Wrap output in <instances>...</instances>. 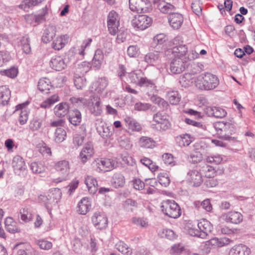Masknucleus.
I'll return each instance as SVG.
<instances>
[{"mask_svg":"<svg viewBox=\"0 0 255 255\" xmlns=\"http://www.w3.org/2000/svg\"><path fill=\"white\" fill-rule=\"evenodd\" d=\"M19 46L26 54H29L31 52L29 38L28 36H23L19 41Z\"/></svg>","mask_w":255,"mask_h":255,"instance_id":"51","label":"nucleus"},{"mask_svg":"<svg viewBox=\"0 0 255 255\" xmlns=\"http://www.w3.org/2000/svg\"><path fill=\"white\" fill-rule=\"evenodd\" d=\"M93 169L98 172H107L116 167L117 162L110 158H97L92 164Z\"/></svg>","mask_w":255,"mask_h":255,"instance_id":"6","label":"nucleus"},{"mask_svg":"<svg viewBox=\"0 0 255 255\" xmlns=\"http://www.w3.org/2000/svg\"><path fill=\"white\" fill-rule=\"evenodd\" d=\"M42 120L41 118L35 117L30 122L29 127L32 131H36L39 129L41 127Z\"/></svg>","mask_w":255,"mask_h":255,"instance_id":"56","label":"nucleus"},{"mask_svg":"<svg viewBox=\"0 0 255 255\" xmlns=\"http://www.w3.org/2000/svg\"><path fill=\"white\" fill-rule=\"evenodd\" d=\"M95 126L98 133L103 138L107 139L112 134L110 128L102 118H98L96 120Z\"/></svg>","mask_w":255,"mask_h":255,"instance_id":"16","label":"nucleus"},{"mask_svg":"<svg viewBox=\"0 0 255 255\" xmlns=\"http://www.w3.org/2000/svg\"><path fill=\"white\" fill-rule=\"evenodd\" d=\"M214 127L220 137L227 139L232 134L233 125L229 123L217 122L214 124Z\"/></svg>","mask_w":255,"mask_h":255,"instance_id":"12","label":"nucleus"},{"mask_svg":"<svg viewBox=\"0 0 255 255\" xmlns=\"http://www.w3.org/2000/svg\"><path fill=\"white\" fill-rule=\"evenodd\" d=\"M117 36L116 39V42L120 44L125 42L128 36L127 31L124 29L119 28L117 32Z\"/></svg>","mask_w":255,"mask_h":255,"instance_id":"61","label":"nucleus"},{"mask_svg":"<svg viewBox=\"0 0 255 255\" xmlns=\"http://www.w3.org/2000/svg\"><path fill=\"white\" fill-rule=\"evenodd\" d=\"M11 165L15 173L20 174L26 169V165L24 159L19 155L13 157Z\"/></svg>","mask_w":255,"mask_h":255,"instance_id":"18","label":"nucleus"},{"mask_svg":"<svg viewBox=\"0 0 255 255\" xmlns=\"http://www.w3.org/2000/svg\"><path fill=\"white\" fill-rule=\"evenodd\" d=\"M116 249L123 254L125 255H130L131 250L123 242L120 241L116 245Z\"/></svg>","mask_w":255,"mask_h":255,"instance_id":"52","label":"nucleus"},{"mask_svg":"<svg viewBox=\"0 0 255 255\" xmlns=\"http://www.w3.org/2000/svg\"><path fill=\"white\" fill-rule=\"evenodd\" d=\"M206 112L209 116L217 118H223L227 115V112L224 109L218 107H208L206 109Z\"/></svg>","mask_w":255,"mask_h":255,"instance_id":"27","label":"nucleus"},{"mask_svg":"<svg viewBox=\"0 0 255 255\" xmlns=\"http://www.w3.org/2000/svg\"><path fill=\"white\" fill-rule=\"evenodd\" d=\"M105 62L103 51L100 49L96 50L92 60V65L96 69H100Z\"/></svg>","mask_w":255,"mask_h":255,"instance_id":"28","label":"nucleus"},{"mask_svg":"<svg viewBox=\"0 0 255 255\" xmlns=\"http://www.w3.org/2000/svg\"><path fill=\"white\" fill-rule=\"evenodd\" d=\"M62 197V192L59 188H53L49 190L47 195H40L39 201L43 203L48 210L55 206L60 201Z\"/></svg>","mask_w":255,"mask_h":255,"instance_id":"3","label":"nucleus"},{"mask_svg":"<svg viewBox=\"0 0 255 255\" xmlns=\"http://www.w3.org/2000/svg\"><path fill=\"white\" fill-rule=\"evenodd\" d=\"M86 107H88L90 112L95 116H99L102 113L101 99L97 96L91 97L90 100L87 101Z\"/></svg>","mask_w":255,"mask_h":255,"instance_id":"10","label":"nucleus"},{"mask_svg":"<svg viewBox=\"0 0 255 255\" xmlns=\"http://www.w3.org/2000/svg\"><path fill=\"white\" fill-rule=\"evenodd\" d=\"M160 207L162 212L170 218L176 219L181 215L179 206L174 200H165L163 201Z\"/></svg>","mask_w":255,"mask_h":255,"instance_id":"4","label":"nucleus"},{"mask_svg":"<svg viewBox=\"0 0 255 255\" xmlns=\"http://www.w3.org/2000/svg\"><path fill=\"white\" fill-rule=\"evenodd\" d=\"M153 121L155 123L152 125L153 128H155L159 131H166L171 127L168 116L162 113H157L153 115Z\"/></svg>","mask_w":255,"mask_h":255,"instance_id":"7","label":"nucleus"},{"mask_svg":"<svg viewBox=\"0 0 255 255\" xmlns=\"http://www.w3.org/2000/svg\"><path fill=\"white\" fill-rule=\"evenodd\" d=\"M139 146L143 148H153L156 145V142L152 138L142 136L140 137L138 141Z\"/></svg>","mask_w":255,"mask_h":255,"instance_id":"31","label":"nucleus"},{"mask_svg":"<svg viewBox=\"0 0 255 255\" xmlns=\"http://www.w3.org/2000/svg\"><path fill=\"white\" fill-rule=\"evenodd\" d=\"M28 104V102H26L19 104L16 106L15 111L21 110L19 114L18 119L19 123L21 125H25L28 121L29 112L27 109L25 108Z\"/></svg>","mask_w":255,"mask_h":255,"instance_id":"24","label":"nucleus"},{"mask_svg":"<svg viewBox=\"0 0 255 255\" xmlns=\"http://www.w3.org/2000/svg\"><path fill=\"white\" fill-rule=\"evenodd\" d=\"M91 64L90 63L83 61L79 63L76 67L75 75H83L87 73L91 69Z\"/></svg>","mask_w":255,"mask_h":255,"instance_id":"45","label":"nucleus"},{"mask_svg":"<svg viewBox=\"0 0 255 255\" xmlns=\"http://www.w3.org/2000/svg\"><path fill=\"white\" fill-rule=\"evenodd\" d=\"M92 221L94 226L97 229H105L108 225V218L105 213L100 212H95L92 217Z\"/></svg>","mask_w":255,"mask_h":255,"instance_id":"14","label":"nucleus"},{"mask_svg":"<svg viewBox=\"0 0 255 255\" xmlns=\"http://www.w3.org/2000/svg\"><path fill=\"white\" fill-rule=\"evenodd\" d=\"M108 85V81L105 78H101L94 82L92 89L98 93H102Z\"/></svg>","mask_w":255,"mask_h":255,"instance_id":"35","label":"nucleus"},{"mask_svg":"<svg viewBox=\"0 0 255 255\" xmlns=\"http://www.w3.org/2000/svg\"><path fill=\"white\" fill-rule=\"evenodd\" d=\"M44 0H22L21 3L19 5V7L24 11H28V9L34 6H36L41 3Z\"/></svg>","mask_w":255,"mask_h":255,"instance_id":"44","label":"nucleus"},{"mask_svg":"<svg viewBox=\"0 0 255 255\" xmlns=\"http://www.w3.org/2000/svg\"><path fill=\"white\" fill-rule=\"evenodd\" d=\"M202 159V154L198 151H194L187 156V160L193 163L199 162Z\"/></svg>","mask_w":255,"mask_h":255,"instance_id":"55","label":"nucleus"},{"mask_svg":"<svg viewBox=\"0 0 255 255\" xmlns=\"http://www.w3.org/2000/svg\"><path fill=\"white\" fill-rule=\"evenodd\" d=\"M118 142L122 148L126 150H129L132 148V144L130 138L125 135L120 136L118 139Z\"/></svg>","mask_w":255,"mask_h":255,"instance_id":"50","label":"nucleus"},{"mask_svg":"<svg viewBox=\"0 0 255 255\" xmlns=\"http://www.w3.org/2000/svg\"><path fill=\"white\" fill-rule=\"evenodd\" d=\"M138 85L140 87H146L153 89L155 87L154 82L152 80L147 79L146 77H144V75Z\"/></svg>","mask_w":255,"mask_h":255,"instance_id":"63","label":"nucleus"},{"mask_svg":"<svg viewBox=\"0 0 255 255\" xmlns=\"http://www.w3.org/2000/svg\"><path fill=\"white\" fill-rule=\"evenodd\" d=\"M129 8L137 13L146 12L150 6L149 0H129Z\"/></svg>","mask_w":255,"mask_h":255,"instance_id":"11","label":"nucleus"},{"mask_svg":"<svg viewBox=\"0 0 255 255\" xmlns=\"http://www.w3.org/2000/svg\"><path fill=\"white\" fill-rule=\"evenodd\" d=\"M124 121L126 123V127L128 129L135 131H140L141 130L142 127L140 124L132 118L126 117Z\"/></svg>","mask_w":255,"mask_h":255,"instance_id":"33","label":"nucleus"},{"mask_svg":"<svg viewBox=\"0 0 255 255\" xmlns=\"http://www.w3.org/2000/svg\"><path fill=\"white\" fill-rule=\"evenodd\" d=\"M204 70V65L200 63H193L190 66L189 74L195 75Z\"/></svg>","mask_w":255,"mask_h":255,"instance_id":"58","label":"nucleus"},{"mask_svg":"<svg viewBox=\"0 0 255 255\" xmlns=\"http://www.w3.org/2000/svg\"><path fill=\"white\" fill-rule=\"evenodd\" d=\"M173 47L168 50V52L171 53L175 58H179L184 61L193 60L197 58L199 54L194 50H187V48L183 44L182 38L177 36L172 41Z\"/></svg>","mask_w":255,"mask_h":255,"instance_id":"1","label":"nucleus"},{"mask_svg":"<svg viewBox=\"0 0 255 255\" xmlns=\"http://www.w3.org/2000/svg\"><path fill=\"white\" fill-rule=\"evenodd\" d=\"M176 142L179 146L189 145L192 142V138L188 134L180 135L176 137Z\"/></svg>","mask_w":255,"mask_h":255,"instance_id":"47","label":"nucleus"},{"mask_svg":"<svg viewBox=\"0 0 255 255\" xmlns=\"http://www.w3.org/2000/svg\"><path fill=\"white\" fill-rule=\"evenodd\" d=\"M143 75L142 71L138 70L129 73L128 77L131 82L138 85Z\"/></svg>","mask_w":255,"mask_h":255,"instance_id":"49","label":"nucleus"},{"mask_svg":"<svg viewBox=\"0 0 255 255\" xmlns=\"http://www.w3.org/2000/svg\"><path fill=\"white\" fill-rule=\"evenodd\" d=\"M51 87L50 80L46 78H42L38 82V88L41 92L48 93Z\"/></svg>","mask_w":255,"mask_h":255,"instance_id":"43","label":"nucleus"},{"mask_svg":"<svg viewBox=\"0 0 255 255\" xmlns=\"http://www.w3.org/2000/svg\"><path fill=\"white\" fill-rule=\"evenodd\" d=\"M200 170L202 175L209 178L214 177L216 173L215 170L213 167L206 164L201 167Z\"/></svg>","mask_w":255,"mask_h":255,"instance_id":"48","label":"nucleus"},{"mask_svg":"<svg viewBox=\"0 0 255 255\" xmlns=\"http://www.w3.org/2000/svg\"><path fill=\"white\" fill-rule=\"evenodd\" d=\"M252 250L244 244H239L233 246L227 250L228 255H251Z\"/></svg>","mask_w":255,"mask_h":255,"instance_id":"15","label":"nucleus"},{"mask_svg":"<svg viewBox=\"0 0 255 255\" xmlns=\"http://www.w3.org/2000/svg\"><path fill=\"white\" fill-rule=\"evenodd\" d=\"M48 14V10L46 7L42 9L40 13L35 14V23L36 25L44 22L46 20V16Z\"/></svg>","mask_w":255,"mask_h":255,"instance_id":"54","label":"nucleus"},{"mask_svg":"<svg viewBox=\"0 0 255 255\" xmlns=\"http://www.w3.org/2000/svg\"><path fill=\"white\" fill-rule=\"evenodd\" d=\"M232 242V241L227 238H214L209 240L206 244V246H213L214 247H222L228 245Z\"/></svg>","mask_w":255,"mask_h":255,"instance_id":"25","label":"nucleus"},{"mask_svg":"<svg viewBox=\"0 0 255 255\" xmlns=\"http://www.w3.org/2000/svg\"><path fill=\"white\" fill-rule=\"evenodd\" d=\"M137 206V203L130 199H128L124 202L123 207L126 211H132L133 208Z\"/></svg>","mask_w":255,"mask_h":255,"instance_id":"62","label":"nucleus"},{"mask_svg":"<svg viewBox=\"0 0 255 255\" xmlns=\"http://www.w3.org/2000/svg\"><path fill=\"white\" fill-rule=\"evenodd\" d=\"M69 36L67 34L57 37L52 43V47L56 50L62 49L68 42Z\"/></svg>","mask_w":255,"mask_h":255,"instance_id":"29","label":"nucleus"},{"mask_svg":"<svg viewBox=\"0 0 255 255\" xmlns=\"http://www.w3.org/2000/svg\"><path fill=\"white\" fill-rule=\"evenodd\" d=\"M70 101L72 104L77 107L86 106L87 104L88 100L79 97H72L70 99Z\"/></svg>","mask_w":255,"mask_h":255,"instance_id":"60","label":"nucleus"},{"mask_svg":"<svg viewBox=\"0 0 255 255\" xmlns=\"http://www.w3.org/2000/svg\"><path fill=\"white\" fill-rule=\"evenodd\" d=\"M67 133L65 130L62 128H57L54 135V140L57 143H61L66 137Z\"/></svg>","mask_w":255,"mask_h":255,"instance_id":"46","label":"nucleus"},{"mask_svg":"<svg viewBox=\"0 0 255 255\" xmlns=\"http://www.w3.org/2000/svg\"><path fill=\"white\" fill-rule=\"evenodd\" d=\"M197 226L198 229L192 228L189 229L188 233L191 236L204 239L212 230L211 224L205 219L201 220Z\"/></svg>","mask_w":255,"mask_h":255,"instance_id":"5","label":"nucleus"},{"mask_svg":"<svg viewBox=\"0 0 255 255\" xmlns=\"http://www.w3.org/2000/svg\"><path fill=\"white\" fill-rule=\"evenodd\" d=\"M56 27L53 25H49L44 30L42 40L44 43L50 42L55 36Z\"/></svg>","mask_w":255,"mask_h":255,"instance_id":"30","label":"nucleus"},{"mask_svg":"<svg viewBox=\"0 0 255 255\" xmlns=\"http://www.w3.org/2000/svg\"><path fill=\"white\" fill-rule=\"evenodd\" d=\"M181 96L177 91H171L167 92L166 99L172 105H177L181 100Z\"/></svg>","mask_w":255,"mask_h":255,"instance_id":"42","label":"nucleus"},{"mask_svg":"<svg viewBox=\"0 0 255 255\" xmlns=\"http://www.w3.org/2000/svg\"><path fill=\"white\" fill-rule=\"evenodd\" d=\"M187 61L181 60L179 58H174L170 65V70L173 74H178L183 72L186 68V63Z\"/></svg>","mask_w":255,"mask_h":255,"instance_id":"19","label":"nucleus"},{"mask_svg":"<svg viewBox=\"0 0 255 255\" xmlns=\"http://www.w3.org/2000/svg\"><path fill=\"white\" fill-rule=\"evenodd\" d=\"M30 167L32 172L35 174H40L45 170L44 166L41 163L37 162L31 163Z\"/></svg>","mask_w":255,"mask_h":255,"instance_id":"53","label":"nucleus"},{"mask_svg":"<svg viewBox=\"0 0 255 255\" xmlns=\"http://www.w3.org/2000/svg\"><path fill=\"white\" fill-rule=\"evenodd\" d=\"M82 120L81 114L78 110H74L70 112L69 117L70 123L74 126H77Z\"/></svg>","mask_w":255,"mask_h":255,"instance_id":"41","label":"nucleus"},{"mask_svg":"<svg viewBox=\"0 0 255 255\" xmlns=\"http://www.w3.org/2000/svg\"><path fill=\"white\" fill-rule=\"evenodd\" d=\"M69 109V106L67 103H61L55 107L54 111L56 116L62 117L67 115Z\"/></svg>","mask_w":255,"mask_h":255,"instance_id":"36","label":"nucleus"},{"mask_svg":"<svg viewBox=\"0 0 255 255\" xmlns=\"http://www.w3.org/2000/svg\"><path fill=\"white\" fill-rule=\"evenodd\" d=\"M4 223L5 229L8 232L14 233L19 231L16 222H15L12 218H6L5 220Z\"/></svg>","mask_w":255,"mask_h":255,"instance_id":"40","label":"nucleus"},{"mask_svg":"<svg viewBox=\"0 0 255 255\" xmlns=\"http://www.w3.org/2000/svg\"><path fill=\"white\" fill-rule=\"evenodd\" d=\"M94 153V151L93 145L91 143H87L81 150L79 157L82 162L84 163L93 156Z\"/></svg>","mask_w":255,"mask_h":255,"instance_id":"22","label":"nucleus"},{"mask_svg":"<svg viewBox=\"0 0 255 255\" xmlns=\"http://www.w3.org/2000/svg\"><path fill=\"white\" fill-rule=\"evenodd\" d=\"M31 248V246L29 244L23 243L17 244L13 247V249H18L16 255H29L28 252Z\"/></svg>","mask_w":255,"mask_h":255,"instance_id":"39","label":"nucleus"},{"mask_svg":"<svg viewBox=\"0 0 255 255\" xmlns=\"http://www.w3.org/2000/svg\"><path fill=\"white\" fill-rule=\"evenodd\" d=\"M187 179L193 186H199L203 181L202 173L197 170H190L187 173Z\"/></svg>","mask_w":255,"mask_h":255,"instance_id":"21","label":"nucleus"},{"mask_svg":"<svg viewBox=\"0 0 255 255\" xmlns=\"http://www.w3.org/2000/svg\"><path fill=\"white\" fill-rule=\"evenodd\" d=\"M74 85L77 89H82L86 85V79L79 75H75L74 76Z\"/></svg>","mask_w":255,"mask_h":255,"instance_id":"59","label":"nucleus"},{"mask_svg":"<svg viewBox=\"0 0 255 255\" xmlns=\"http://www.w3.org/2000/svg\"><path fill=\"white\" fill-rule=\"evenodd\" d=\"M195 86L202 91H210L219 85L218 77L210 72H205L197 76L194 80Z\"/></svg>","mask_w":255,"mask_h":255,"instance_id":"2","label":"nucleus"},{"mask_svg":"<svg viewBox=\"0 0 255 255\" xmlns=\"http://www.w3.org/2000/svg\"><path fill=\"white\" fill-rule=\"evenodd\" d=\"M68 62L66 57L63 58L61 56H56L51 59L50 66L56 71H61L67 66Z\"/></svg>","mask_w":255,"mask_h":255,"instance_id":"20","label":"nucleus"},{"mask_svg":"<svg viewBox=\"0 0 255 255\" xmlns=\"http://www.w3.org/2000/svg\"><path fill=\"white\" fill-rule=\"evenodd\" d=\"M10 97V91L9 88L6 86H0V105L7 104Z\"/></svg>","mask_w":255,"mask_h":255,"instance_id":"34","label":"nucleus"},{"mask_svg":"<svg viewBox=\"0 0 255 255\" xmlns=\"http://www.w3.org/2000/svg\"><path fill=\"white\" fill-rule=\"evenodd\" d=\"M183 21V16L179 13H172L168 16L169 23L175 29H179L181 26Z\"/></svg>","mask_w":255,"mask_h":255,"instance_id":"23","label":"nucleus"},{"mask_svg":"<svg viewBox=\"0 0 255 255\" xmlns=\"http://www.w3.org/2000/svg\"><path fill=\"white\" fill-rule=\"evenodd\" d=\"M55 167L61 176L55 179L54 182L59 183L69 178L70 165L68 161L65 160L59 161L55 164Z\"/></svg>","mask_w":255,"mask_h":255,"instance_id":"9","label":"nucleus"},{"mask_svg":"<svg viewBox=\"0 0 255 255\" xmlns=\"http://www.w3.org/2000/svg\"><path fill=\"white\" fill-rule=\"evenodd\" d=\"M144 60L147 64L154 65L159 61V53L157 51L149 52L144 56Z\"/></svg>","mask_w":255,"mask_h":255,"instance_id":"37","label":"nucleus"},{"mask_svg":"<svg viewBox=\"0 0 255 255\" xmlns=\"http://www.w3.org/2000/svg\"><path fill=\"white\" fill-rule=\"evenodd\" d=\"M107 27L112 35H116L120 25V17L119 14L113 10L109 12L107 16Z\"/></svg>","mask_w":255,"mask_h":255,"instance_id":"8","label":"nucleus"},{"mask_svg":"<svg viewBox=\"0 0 255 255\" xmlns=\"http://www.w3.org/2000/svg\"><path fill=\"white\" fill-rule=\"evenodd\" d=\"M20 219L24 222H28L31 221L33 215L27 208H24L20 210Z\"/></svg>","mask_w":255,"mask_h":255,"instance_id":"57","label":"nucleus"},{"mask_svg":"<svg viewBox=\"0 0 255 255\" xmlns=\"http://www.w3.org/2000/svg\"><path fill=\"white\" fill-rule=\"evenodd\" d=\"M91 201L89 198H82L78 204V212L82 215L86 214L91 209Z\"/></svg>","mask_w":255,"mask_h":255,"instance_id":"26","label":"nucleus"},{"mask_svg":"<svg viewBox=\"0 0 255 255\" xmlns=\"http://www.w3.org/2000/svg\"><path fill=\"white\" fill-rule=\"evenodd\" d=\"M222 219L227 223L238 224L242 222L243 216L239 212L233 211L227 212L221 216Z\"/></svg>","mask_w":255,"mask_h":255,"instance_id":"17","label":"nucleus"},{"mask_svg":"<svg viewBox=\"0 0 255 255\" xmlns=\"http://www.w3.org/2000/svg\"><path fill=\"white\" fill-rule=\"evenodd\" d=\"M111 183L112 185L116 188L122 187L125 184V177L121 173H115L112 177Z\"/></svg>","mask_w":255,"mask_h":255,"instance_id":"38","label":"nucleus"},{"mask_svg":"<svg viewBox=\"0 0 255 255\" xmlns=\"http://www.w3.org/2000/svg\"><path fill=\"white\" fill-rule=\"evenodd\" d=\"M190 74L185 73L181 76L179 79V82L182 87H187L192 83Z\"/></svg>","mask_w":255,"mask_h":255,"instance_id":"64","label":"nucleus"},{"mask_svg":"<svg viewBox=\"0 0 255 255\" xmlns=\"http://www.w3.org/2000/svg\"><path fill=\"white\" fill-rule=\"evenodd\" d=\"M85 183L90 194H95L97 192L98 182L94 177L90 175L87 176L85 178Z\"/></svg>","mask_w":255,"mask_h":255,"instance_id":"32","label":"nucleus"},{"mask_svg":"<svg viewBox=\"0 0 255 255\" xmlns=\"http://www.w3.org/2000/svg\"><path fill=\"white\" fill-rule=\"evenodd\" d=\"M151 23V18L146 15H139L135 16L131 24L135 28L143 30L147 28Z\"/></svg>","mask_w":255,"mask_h":255,"instance_id":"13","label":"nucleus"}]
</instances>
